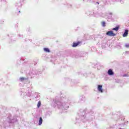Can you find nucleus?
<instances>
[{
	"mask_svg": "<svg viewBox=\"0 0 129 129\" xmlns=\"http://www.w3.org/2000/svg\"><path fill=\"white\" fill-rule=\"evenodd\" d=\"M44 51H45V52H47V53H50V50H49L48 48H44Z\"/></svg>",
	"mask_w": 129,
	"mask_h": 129,
	"instance_id": "6e6552de",
	"label": "nucleus"
},
{
	"mask_svg": "<svg viewBox=\"0 0 129 129\" xmlns=\"http://www.w3.org/2000/svg\"><path fill=\"white\" fill-rule=\"evenodd\" d=\"M118 29H119V27H115V28H113L112 30L116 31V32H117L118 31Z\"/></svg>",
	"mask_w": 129,
	"mask_h": 129,
	"instance_id": "0eeeda50",
	"label": "nucleus"
},
{
	"mask_svg": "<svg viewBox=\"0 0 129 129\" xmlns=\"http://www.w3.org/2000/svg\"><path fill=\"white\" fill-rule=\"evenodd\" d=\"M81 43V42H80V41H78L77 43L74 42L73 44L72 47H77V46H78V45H79Z\"/></svg>",
	"mask_w": 129,
	"mask_h": 129,
	"instance_id": "f03ea898",
	"label": "nucleus"
},
{
	"mask_svg": "<svg viewBox=\"0 0 129 129\" xmlns=\"http://www.w3.org/2000/svg\"><path fill=\"white\" fill-rule=\"evenodd\" d=\"M20 80H21V81H24V80H25V78H20Z\"/></svg>",
	"mask_w": 129,
	"mask_h": 129,
	"instance_id": "9b49d317",
	"label": "nucleus"
},
{
	"mask_svg": "<svg viewBox=\"0 0 129 129\" xmlns=\"http://www.w3.org/2000/svg\"><path fill=\"white\" fill-rule=\"evenodd\" d=\"M106 35L107 36H108L109 37H114L116 36V34L115 33H113V31H109L107 32H106Z\"/></svg>",
	"mask_w": 129,
	"mask_h": 129,
	"instance_id": "f257e3e1",
	"label": "nucleus"
},
{
	"mask_svg": "<svg viewBox=\"0 0 129 129\" xmlns=\"http://www.w3.org/2000/svg\"><path fill=\"white\" fill-rule=\"evenodd\" d=\"M98 90L100 92H103V91L102 90V85H98Z\"/></svg>",
	"mask_w": 129,
	"mask_h": 129,
	"instance_id": "20e7f679",
	"label": "nucleus"
},
{
	"mask_svg": "<svg viewBox=\"0 0 129 129\" xmlns=\"http://www.w3.org/2000/svg\"><path fill=\"white\" fill-rule=\"evenodd\" d=\"M127 35H128V30L125 29L123 34V37H127Z\"/></svg>",
	"mask_w": 129,
	"mask_h": 129,
	"instance_id": "7ed1b4c3",
	"label": "nucleus"
},
{
	"mask_svg": "<svg viewBox=\"0 0 129 129\" xmlns=\"http://www.w3.org/2000/svg\"><path fill=\"white\" fill-rule=\"evenodd\" d=\"M42 123H43V118H42V117H40L38 124L39 125H41Z\"/></svg>",
	"mask_w": 129,
	"mask_h": 129,
	"instance_id": "423d86ee",
	"label": "nucleus"
},
{
	"mask_svg": "<svg viewBox=\"0 0 129 129\" xmlns=\"http://www.w3.org/2000/svg\"><path fill=\"white\" fill-rule=\"evenodd\" d=\"M97 4H98V5H99V3L98 2H97Z\"/></svg>",
	"mask_w": 129,
	"mask_h": 129,
	"instance_id": "4468645a",
	"label": "nucleus"
},
{
	"mask_svg": "<svg viewBox=\"0 0 129 129\" xmlns=\"http://www.w3.org/2000/svg\"><path fill=\"white\" fill-rule=\"evenodd\" d=\"M40 106H41V101H39L38 103H37V107H38V108H39Z\"/></svg>",
	"mask_w": 129,
	"mask_h": 129,
	"instance_id": "1a4fd4ad",
	"label": "nucleus"
},
{
	"mask_svg": "<svg viewBox=\"0 0 129 129\" xmlns=\"http://www.w3.org/2000/svg\"><path fill=\"white\" fill-rule=\"evenodd\" d=\"M108 75H110V76L113 75L114 73H113V72L112 71V70L109 69L108 71Z\"/></svg>",
	"mask_w": 129,
	"mask_h": 129,
	"instance_id": "39448f33",
	"label": "nucleus"
},
{
	"mask_svg": "<svg viewBox=\"0 0 129 129\" xmlns=\"http://www.w3.org/2000/svg\"><path fill=\"white\" fill-rule=\"evenodd\" d=\"M126 77V75H124L123 77Z\"/></svg>",
	"mask_w": 129,
	"mask_h": 129,
	"instance_id": "ddd939ff",
	"label": "nucleus"
},
{
	"mask_svg": "<svg viewBox=\"0 0 129 129\" xmlns=\"http://www.w3.org/2000/svg\"><path fill=\"white\" fill-rule=\"evenodd\" d=\"M125 46L126 48L129 47V44H126Z\"/></svg>",
	"mask_w": 129,
	"mask_h": 129,
	"instance_id": "f8f14e48",
	"label": "nucleus"
},
{
	"mask_svg": "<svg viewBox=\"0 0 129 129\" xmlns=\"http://www.w3.org/2000/svg\"><path fill=\"white\" fill-rule=\"evenodd\" d=\"M101 25H102V27H105V22L102 21L101 22Z\"/></svg>",
	"mask_w": 129,
	"mask_h": 129,
	"instance_id": "9d476101",
	"label": "nucleus"
}]
</instances>
